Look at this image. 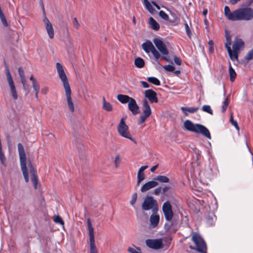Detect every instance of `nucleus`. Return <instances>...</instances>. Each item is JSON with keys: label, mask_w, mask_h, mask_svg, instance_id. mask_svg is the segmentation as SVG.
Listing matches in <instances>:
<instances>
[{"label": "nucleus", "mask_w": 253, "mask_h": 253, "mask_svg": "<svg viewBox=\"0 0 253 253\" xmlns=\"http://www.w3.org/2000/svg\"><path fill=\"white\" fill-rule=\"evenodd\" d=\"M144 96L145 97V99H148L152 103H157L158 102L157 94L152 89H149L145 90L144 92Z\"/></svg>", "instance_id": "14"}, {"label": "nucleus", "mask_w": 253, "mask_h": 253, "mask_svg": "<svg viewBox=\"0 0 253 253\" xmlns=\"http://www.w3.org/2000/svg\"><path fill=\"white\" fill-rule=\"evenodd\" d=\"M142 48L147 53H149L151 51L156 60H158L161 57L160 53L156 49L151 41L148 40L142 43Z\"/></svg>", "instance_id": "10"}, {"label": "nucleus", "mask_w": 253, "mask_h": 253, "mask_svg": "<svg viewBox=\"0 0 253 253\" xmlns=\"http://www.w3.org/2000/svg\"><path fill=\"white\" fill-rule=\"evenodd\" d=\"M121 161V158L119 155L116 156L115 161H114V164L115 165V167L116 168H118L119 165V164Z\"/></svg>", "instance_id": "46"}, {"label": "nucleus", "mask_w": 253, "mask_h": 253, "mask_svg": "<svg viewBox=\"0 0 253 253\" xmlns=\"http://www.w3.org/2000/svg\"><path fill=\"white\" fill-rule=\"evenodd\" d=\"M137 194L136 193H134L132 195V198L130 201V204L131 205H133L135 203L136 200H137Z\"/></svg>", "instance_id": "48"}, {"label": "nucleus", "mask_w": 253, "mask_h": 253, "mask_svg": "<svg viewBox=\"0 0 253 253\" xmlns=\"http://www.w3.org/2000/svg\"><path fill=\"white\" fill-rule=\"evenodd\" d=\"M163 68L167 71L169 72H173L174 71L175 68L170 65H165L163 66Z\"/></svg>", "instance_id": "47"}, {"label": "nucleus", "mask_w": 253, "mask_h": 253, "mask_svg": "<svg viewBox=\"0 0 253 253\" xmlns=\"http://www.w3.org/2000/svg\"><path fill=\"white\" fill-rule=\"evenodd\" d=\"M169 187H168V186H165V187H164L163 189H162V193L163 194H165L166 193V192H167L169 190Z\"/></svg>", "instance_id": "55"}, {"label": "nucleus", "mask_w": 253, "mask_h": 253, "mask_svg": "<svg viewBox=\"0 0 253 253\" xmlns=\"http://www.w3.org/2000/svg\"><path fill=\"white\" fill-rule=\"evenodd\" d=\"M127 251L130 253H142L140 249L137 247H135V248L129 247Z\"/></svg>", "instance_id": "36"}, {"label": "nucleus", "mask_w": 253, "mask_h": 253, "mask_svg": "<svg viewBox=\"0 0 253 253\" xmlns=\"http://www.w3.org/2000/svg\"><path fill=\"white\" fill-rule=\"evenodd\" d=\"M163 240L162 238L157 239H147L145 241L146 245L149 248L154 250H159L164 247L163 243Z\"/></svg>", "instance_id": "13"}, {"label": "nucleus", "mask_w": 253, "mask_h": 253, "mask_svg": "<svg viewBox=\"0 0 253 253\" xmlns=\"http://www.w3.org/2000/svg\"><path fill=\"white\" fill-rule=\"evenodd\" d=\"M236 12L237 9L231 12L228 6H226L224 7L225 15L226 18L230 20L235 21Z\"/></svg>", "instance_id": "21"}, {"label": "nucleus", "mask_w": 253, "mask_h": 253, "mask_svg": "<svg viewBox=\"0 0 253 253\" xmlns=\"http://www.w3.org/2000/svg\"><path fill=\"white\" fill-rule=\"evenodd\" d=\"M208 44L210 45L209 47V51L211 53H212L213 52L214 48H213V42L212 41H210L208 42Z\"/></svg>", "instance_id": "49"}, {"label": "nucleus", "mask_w": 253, "mask_h": 253, "mask_svg": "<svg viewBox=\"0 0 253 253\" xmlns=\"http://www.w3.org/2000/svg\"><path fill=\"white\" fill-rule=\"evenodd\" d=\"M43 22L45 24V28L49 37L52 39L54 37V30L51 23L46 17L43 19Z\"/></svg>", "instance_id": "19"}, {"label": "nucleus", "mask_w": 253, "mask_h": 253, "mask_svg": "<svg viewBox=\"0 0 253 253\" xmlns=\"http://www.w3.org/2000/svg\"><path fill=\"white\" fill-rule=\"evenodd\" d=\"M229 72L230 75V80L231 82H233L236 78L237 74L230 64L229 68Z\"/></svg>", "instance_id": "29"}, {"label": "nucleus", "mask_w": 253, "mask_h": 253, "mask_svg": "<svg viewBox=\"0 0 253 253\" xmlns=\"http://www.w3.org/2000/svg\"><path fill=\"white\" fill-rule=\"evenodd\" d=\"M226 42L225 43V46L227 48L230 58H232V56L231 55V48L230 47L232 42L231 37L229 34H227V33L226 34Z\"/></svg>", "instance_id": "24"}, {"label": "nucleus", "mask_w": 253, "mask_h": 253, "mask_svg": "<svg viewBox=\"0 0 253 253\" xmlns=\"http://www.w3.org/2000/svg\"><path fill=\"white\" fill-rule=\"evenodd\" d=\"M235 21L251 20L253 18V9L250 7L237 9Z\"/></svg>", "instance_id": "4"}, {"label": "nucleus", "mask_w": 253, "mask_h": 253, "mask_svg": "<svg viewBox=\"0 0 253 253\" xmlns=\"http://www.w3.org/2000/svg\"><path fill=\"white\" fill-rule=\"evenodd\" d=\"M141 84L144 88H148L149 87V84L146 82L141 81Z\"/></svg>", "instance_id": "54"}, {"label": "nucleus", "mask_w": 253, "mask_h": 253, "mask_svg": "<svg viewBox=\"0 0 253 253\" xmlns=\"http://www.w3.org/2000/svg\"><path fill=\"white\" fill-rule=\"evenodd\" d=\"M18 150L21 170L25 181L28 182L29 181V176L26 166V155L24 147L21 143L18 144Z\"/></svg>", "instance_id": "3"}, {"label": "nucleus", "mask_w": 253, "mask_h": 253, "mask_svg": "<svg viewBox=\"0 0 253 253\" xmlns=\"http://www.w3.org/2000/svg\"><path fill=\"white\" fill-rule=\"evenodd\" d=\"M240 52L239 51L237 50H231V55L232 56V58H230L231 60H234V59L236 60H238V55L239 53Z\"/></svg>", "instance_id": "40"}, {"label": "nucleus", "mask_w": 253, "mask_h": 253, "mask_svg": "<svg viewBox=\"0 0 253 253\" xmlns=\"http://www.w3.org/2000/svg\"><path fill=\"white\" fill-rule=\"evenodd\" d=\"M165 224V229L170 233H175L177 230V222L176 220L172 219L171 220L167 221Z\"/></svg>", "instance_id": "15"}, {"label": "nucleus", "mask_w": 253, "mask_h": 253, "mask_svg": "<svg viewBox=\"0 0 253 253\" xmlns=\"http://www.w3.org/2000/svg\"><path fill=\"white\" fill-rule=\"evenodd\" d=\"M185 29H186L187 34L188 36V37L189 38H190L191 37V32L190 28H189V26H188V24L187 23H186L185 24Z\"/></svg>", "instance_id": "50"}, {"label": "nucleus", "mask_w": 253, "mask_h": 253, "mask_svg": "<svg viewBox=\"0 0 253 253\" xmlns=\"http://www.w3.org/2000/svg\"><path fill=\"white\" fill-rule=\"evenodd\" d=\"M142 111L143 114L150 116L152 114V111L150 105H149L147 99H144L142 100Z\"/></svg>", "instance_id": "20"}, {"label": "nucleus", "mask_w": 253, "mask_h": 253, "mask_svg": "<svg viewBox=\"0 0 253 253\" xmlns=\"http://www.w3.org/2000/svg\"><path fill=\"white\" fill-rule=\"evenodd\" d=\"M244 42L242 39L236 38L233 42V50L240 51L244 47Z\"/></svg>", "instance_id": "22"}, {"label": "nucleus", "mask_w": 253, "mask_h": 253, "mask_svg": "<svg viewBox=\"0 0 253 253\" xmlns=\"http://www.w3.org/2000/svg\"><path fill=\"white\" fill-rule=\"evenodd\" d=\"M131 98L127 95L123 94H118L117 96V99L123 104L128 103Z\"/></svg>", "instance_id": "26"}, {"label": "nucleus", "mask_w": 253, "mask_h": 253, "mask_svg": "<svg viewBox=\"0 0 253 253\" xmlns=\"http://www.w3.org/2000/svg\"><path fill=\"white\" fill-rule=\"evenodd\" d=\"M162 211L167 221H170L173 219L174 213L172 210V206L169 202L164 203Z\"/></svg>", "instance_id": "12"}, {"label": "nucleus", "mask_w": 253, "mask_h": 253, "mask_svg": "<svg viewBox=\"0 0 253 253\" xmlns=\"http://www.w3.org/2000/svg\"><path fill=\"white\" fill-rule=\"evenodd\" d=\"M87 224L89 237V253H98V251L95 244L94 229L90 218L87 219Z\"/></svg>", "instance_id": "8"}, {"label": "nucleus", "mask_w": 253, "mask_h": 253, "mask_svg": "<svg viewBox=\"0 0 253 253\" xmlns=\"http://www.w3.org/2000/svg\"><path fill=\"white\" fill-rule=\"evenodd\" d=\"M147 80L149 82L155 85H160V82L159 81V80L155 77H149V78H148Z\"/></svg>", "instance_id": "34"}, {"label": "nucleus", "mask_w": 253, "mask_h": 253, "mask_svg": "<svg viewBox=\"0 0 253 253\" xmlns=\"http://www.w3.org/2000/svg\"><path fill=\"white\" fill-rule=\"evenodd\" d=\"M102 109L107 112H111L113 110V107L111 104L107 102L104 97L102 98Z\"/></svg>", "instance_id": "25"}, {"label": "nucleus", "mask_w": 253, "mask_h": 253, "mask_svg": "<svg viewBox=\"0 0 253 253\" xmlns=\"http://www.w3.org/2000/svg\"><path fill=\"white\" fill-rule=\"evenodd\" d=\"M222 91H223V95L225 96V90L224 86H223L222 87Z\"/></svg>", "instance_id": "62"}, {"label": "nucleus", "mask_w": 253, "mask_h": 253, "mask_svg": "<svg viewBox=\"0 0 253 253\" xmlns=\"http://www.w3.org/2000/svg\"><path fill=\"white\" fill-rule=\"evenodd\" d=\"M73 23L77 28H78V19L76 17H75L73 20Z\"/></svg>", "instance_id": "56"}, {"label": "nucleus", "mask_w": 253, "mask_h": 253, "mask_svg": "<svg viewBox=\"0 0 253 253\" xmlns=\"http://www.w3.org/2000/svg\"><path fill=\"white\" fill-rule=\"evenodd\" d=\"M155 179L163 183H168L169 181V178L164 175H159Z\"/></svg>", "instance_id": "31"}, {"label": "nucleus", "mask_w": 253, "mask_h": 253, "mask_svg": "<svg viewBox=\"0 0 253 253\" xmlns=\"http://www.w3.org/2000/svg\"><path fill=\"white\" fill-rule=\"evenodd\" d=\"M151 3L158 9H160V7L155 1H152Z\"/></svg>", "instance_id": "59"}, {"label": "nucleus", "mask_w": 253, "mask_h": 253, "mask_svg": "<svg viewBox=\"0 0 253 253\" xmlns=\"http://www.w3.org/2000/svg\"><path fill=\"white\" fill-rule=\"evenodd\" d=\"M148 168L147 166H144L141 167L138 170L137 173H144L143 171L144 170H145Z\"/></svg>", "instance_id": "52"}, {"label": "nucleus", "mask_w": 253, "mask_h": 253, "mask_svg": "<svg viewBox=\"0 0 253 253\" xmlns=\"http://www.w3.org/2000/svg\"><path fill=\"white\" fill-rule=\"evenodd\" d=\"M30 80L32 81V83H34V81H36V80L35 79L33 75H32L30 78Z\"/></svg>", "instance_id": "60"}, {"label": "nucleus", "mask_w": 253, "mask_h": 253, "mask_svg": "<svg viewBox=\"0 0 253 253\" xmlns=\"http://www.w3.org/2000/svg\"><path fill=\"white\" fill-rule=\"evenodd\" d=\"M149 24L151 25V28L154 30L158 31L160 29L159 24L152 17L149 18Z\"/></svg>", "instance_id": "27"}, {"label": "nucleus", "mask_w": 253, "mask_h": 253, "mask_svg": "<svg viewBox=\"0 0 253 253\" xmlns=\"http://www.w3.org/2000/svg\"><path fill=\"white\" fill-rule=\"evenodd\" d=\"M183 126L184 128L188 131L201 134L206 138L209 139H211V135L209 129L203 125L194 124L190 120H186L183 123Z\"/></svg>", "instance_id": "2"}, {"label": "nucleus", "mask_w": 253, "mask_h": 253, "mask_svg": "<svg viewBox=\"0 0 253 253\" xmlns=\"http://www.w3.org/2000/svg\"><path fill=\"white\" fill-rule=\"evenodd\" d=\"M0 18L2 24L5 26L7 27L8 26V23L7 21L4 17V15L3 13L0 14Z\"/></svg>", "instance_id": "45"}, {"label": "nucleus", "mask_w": 253, "mask_h": 253, "mask_svg": "<svg viewBox=\"0 0 253 253\" xmlns=\"http://www.w3.org/2000/svg\"><path fill=\"white\" fill-rule=\"evenodd\" d=\"M56 66L59 77L63 83L65 89L68 109L71 113H73L75 111L74 104L71 99V90L67 76L65 74L63 66L60 63H57Z\"/></svg>", "instance_id": "1"}, {"label": "nucleus", "mask_w": 253, "mask_h": 253, "mask_svg": "<svg viewBox=\"0 0 253 253\" xmlns=\"http://www.w3.org/2000/svg\"><path fill=\"white\" fill-rule=\"evenodd\" d=\"M192 239L195 244L196 247H193L191 246L190 247L191 249L196 250L198 252L201 253H206V244L200 235L196 233H193L192 234Z\"/></svg>", "instance_id": "5"}, {"label": "nucleus", "mask_w": 253, "mask_h": 253, "mask_svg": "<svg viewBox=\"0 0 253 253\" xmlns=\"http://www.w3.org/2000/svg\"><path fill=\"white\" fill-rule=\"evenodd\" d=\"M158 165H156L152 167L151 168V172H154L155 171V170L156 169L158 168Z\"/></svg>", "instance_id": "58"}, {"label": "nucleus", "mask_w": 253, "mask_h": 253, "mask_svg": "<svg viewBox=\"0 0 253 253\" xmlns=\"http://www.w3.org/2000/svg\"><path fill=\"white\" fill-rule=\"evenodd\" d=\"M202 110L203 111L208 112V113L212 115L213 112L212 110L211 109V107L209 105H204L202 107Z\"/></svg>", "instance_id": "41"}, {"label": "nucleus", "mask_w": 253, "mask_h": 253, "mask_svg": "<svg viewBox=\"0 0 253 253\" xmlns=\"http://www.w3.org/2000/svg\"><path fill=\"white\" fill-rule=\"evenodd\" d=\"M153 42L155 44L158 49L163 55V56L162 57V58L168 62L172 63V61L168 58L167 56H166L169 54V52L166 44L164 43V42L159 39L155 38L153 40Z\"/></svg>", "instance_id": "9"}, {"label": "nucleus", "mask_w": 253, "mask_h": 253, "mask_svg": "<svg viewBox=\"0 0 253 253\" xmlns=\"http://www.w3.org/2000/svg\"><path fill=\"white\" fill-rule=\"evenodd\" d=\"M160 220V216L159 215L155 214L153 213L150 217V225L152 228H155L157 226Z\"/></svg>", "instance_id": "23"}, {"label": "nucleus", "mask_w": 253, "mask_h": 253, "mask_svg": "<svg viewBox=\"0 0 253 253\" xmlns=\"http://www.w3.org/2000/svg\"><path fill=\"white\" fill-rule=\"evenodd\" d=\"M5 74L7 77V82L10 88V91L12 94V96L14 100H16L18 98L16 88L13 81L11 75L9 70L8 66L7 64H5Z\"/></svg>", "instance_id": "11"}, {"label": "nucleus", "mask_w": 253, "mask_h": 253, "mask_svg": "<svg viewBox=\"0 0 253 253\" xmlns=\"http://www.w3.org/2000/svg\"><path fill=\"white\" fill-rule=\"evenodd\" d=\"M134 64L137 67L141 68L144 66L145 62L142 58L140 57H137L135 58L134 60Z\"/></svg>", "instance_id": "28"}, {"label": "nucleus", "mask_w": 253, "mask_h": 253, "mask_svg": "<svg viewBox=\"0 0 253 253\" xmlns=\"http://www.w3.org/2000/svg\"><path fill=\"white\" fill-rule=\"evenodd\" d=\"M18 73H19V76L20 77L21 83L24 84L25 79V76H24V71H23L21 67H19L18 68Z\"/></svg>", "instance_id": "38"}, {"label": "nucleus", "mask_w": 253, "mask_h": 253, "mask_svg": "<svg viewBox=\"0 0 253 253\" xmlns=\"http://www.w3.org/2000/svg\"><path fill=\"white\" fill-rule=\"evenodd\" d=\"M143 2H144V4L146 8H147V9L151 13H153L155 10L153 7V6L151 5V4L149 2V1L148 0H144Z\"/></svg>", "instance_id": "30"}, {"label": "nucleus", "mask_w": 253, "mask_h": 253, "mask_svg": "<svg viewBox=\"0 0 253 253\" xmlns=\"http://www.w3.org/2000/svg\"><path fill=\"white\" fill-rule=\"evenodd\" d=\"M180 73V71L179 70H176L174 72V74L176 75H179Z\"/></svg>", "instance_id": "63"}, {"label": "nucleus", "mask_w": 253, "mask_h": 253, "mask_svg": "<svg viewBox=\"0 0 253 253\" xmlns=\"http://www.w3.org/2000/svg\"><path fill=\"white\" fill-rule=\"evenodd\" d=\"M208 13V10L207 9H204L203 11V14L204 15H206Z\"/></svg>", "instance_id": "61"}, {"label": "nucleus", "mask_w": 253, "mask_h": 253, "mask_svg": "<svg viewBox=\"0 0 253 253\" xmlns=\"http://www.w3.org/2000/svg\"><path fill=\"white\" fill-rule=\"evenodd\" d=\"M53 220L57 224H59L61 225L64 224L63 220H62L61 217H60L59 216H55V218H54Z\"/></svg>", "instance_id": "42"}, {"label": "nucleus", "mask_w": 253, "mask_h": 253, "mask_svg": "<svg viewBox=\"0 0 253 253\" xmlns=\"http://www.w3.org/2000/svg\"><path fill=\"white\" fill-rule=\"evenodd\" d=\"M229 105V100L228 97H226L223 102V105L222 106V112L224 113Z\"/></svg>", "instance_id": "39"}, {"label": "nucleus", "mask_w": 253, "mask_h": 253, "mask_svg": "<svg viewBox=\"0 0 253 253\" xmlns=\"http://www.w3.org/2000/svg\"><path fill=\"white\" fill-rule=\"evenodd\" d=\"M22 84H23L24 89L28 90L29 88V86H28V84H26L25 80V82H24V84L23 83H22Z\"/></svg>", "instance_id": "57"}, {"label": "nucleus", "mask_w": 253, "mask_h": 253, "mask_svg": "<svg viewBox=\"0 0 253 253\" xmlns=\"http://www.w3.org/2000/svg\"><path fill=\"white\" fill-rule=\"evenodd\" d=\"M132 21H133V23L134 25L136 24V20H135V17L133 16V18H132Z\"/></svg>", "instance_id": "64"}, {"label": "nucleus", "mask_w": 253, "mask_h": 253, "mask_svg": "<svg viewBox=\"0 0 253 253\" xmlns=\"http://www.w3.org/2000/svg\"><path fill=\"white\" fill-rule=\"evenodd\" d=\"M142 209L144 211L152 210L154 213H156L158 210L157 201L152 196H146L142 204Z\"/></svg>", "instance_id": "6"}, {"label": "nucleus", "mask_w": 253, "mask_h": 253, "mask_svg": "<svg viewBox=\"0 0 253 253\" xmlns=\"http://www.w3.org/2000/svg\"><path fill=\"white\" fill-rule=\"evenodd\" d=\"M125 118L121 119L120 122L118 126V131L119 134L122 137L128 138L132 141L134 143H136V142L131 136L128 131V126L125 123Z\"/></svg>", "instance_id": "7"}, {"label": "nucleus", "mask_w": 253, "mask_h": 253, "mask_svg": "<svg viewBox=\"0 0 253 253\" xmlns=\"http://www.w3.org/2000/svg\"><path fill=\"white\" fill-rule=\"evenodd\" d=\"M32 87L35 92H39L40 90V85L37 81H34L32 83Z\"/></svg>", "instance_id": "43"}, {"label": "nucleus", "mask_w": 253, "mask_h": 253, "mask_svg": "<svg viewBox=\"0 0 253 253\" xmlns=\"http://www.w3.org/2000/svg\"><path fill=\"white\" fill-rule=\"evenodd\" d=\"M149 116H148L147 115L143 114L142 115L140 116L138 119V124L139 125H141L143 124L147 118H148Z\"/></svg>", "instance_id": "35"}, {"label": "nucleus", "mask_w": 253, "mask_h": 253, "mask_svg": "<svg viewBox=\"0 0 253 253\" xmlns=\"http://www.w3.org/2000/svg\"><path fill=\"white\" fill-rule=\"evenodd\" d=\"M230 122L231 123V124L235 127V128L237 129V130L239 131L240 129L239 126H238V125L237 122L236 121L234 120L232 113H231V116L230 118Z\"/></svg>", "instance_id": "37"}, {"label": "nucleus", "mask_w": 253, "mask_h": 253, "mask_svg": "<svg viewBox=\"0 0 253 253\" xmlns=\"http://www.w3.org/2000/svg\"><path fill=\"white\" fill-rule=\"evenodd\" d=\"M174 61L177 65H181V60L179 58L177 57V56L174 57Z\"/></svg>", "instance_id": "51"}, {"label": "nucleus", "mask_w": 253, "mask_h": 253, "mask_svg": "<svg viewBox=\"0 0 253 253\" xmlns=\"http://www.w3.org/2000/svg\"><path fill=\"white\" fill-rule=\"evenodd\" d=\"M198 107H190V108H187L184 107H182L181 108V110L183 112H185V111H187L189 113H193L196 112H197L198 110Z\"/></svg>", "instance_id": "32"}, {"label": "nucleus", "mask_w": 253, "mask_h": 253, "mask_svg": "<svg viewBox=\"0 0 253 253\" xmlns=\"http://www.w3.org/2000/svg\"><path fill=\"white\" fill-rule=\"evenodd\" d=\"M29 168V171L31 174V179L33 183V185L35 188V189L37 188V182H38V179L37 176L36 175V170L34 168L33 166L31 165V163H30L28 165Z\"/></svg>", "instance_id": "18"}, {"label": "nucleus", "mask_w": 253, "mask_h": 253, "mask_svg": "<svg viewBox=\"0 0 253 253\" xmlns=\"http://www.w3.org/2000/svg\"><path fill=\"white\" fill-rule=\"evenodd\" d=\"M161 193H162L161 187H158L154 190V194L156 195H158Z\"/></svg>", "instance_id": "53"}, {"label": "nucleus", "mask_w": 253, "mask_h": 253, "mask_svg": "<svg viewBox=\"0 0 253 253\" xmlns=\"http://www.w3.org/2000/svg\"><path fill=\"white\" fill-rule=\"evenodd\" d=\"M159 16L163 19L168 21L169 20V16L164 11H160L159 12Z\"/></svg>", "instance_id": "44"}, {"label": "nucleus", "mask_w": 253, "mask_h": 253, "mask_svg": "<svg viewBox=\"0 0 253 253\" xmlns=\"http://www.w3.org/2000/svg\"><path fill=\"white\" fill-rule=\"evenodd\" d=\"M158 184V182L156 181H148L143 185L141 188V191L142 193L146 192L150 189L156 187Z\"/></svg>", "instance_id": "17"}, {"label": "nucleus", "mask_w": 253, "mask_h": 253, "mask_svg": "<svg viewBox=\"0 0 253 253\" xmlns=\"http://www.w3.org/2000/svg\"><path fill=\"white\" fill-rule=\"evenodd\" d=\"M145 178V175L144 173H137V186H139L141 182Z\"/></svg>", "instance_id": "33"}, {"label": "nucleus", "mask_w": 253, "mask_h": 253, "mask_svg": "<svg viewBox=\"0 0 253 253\" xmlns=\"http://www.w3.org/2000/svg\"><path fill=\"white\" fill-rule=\"evenodd\" d=\"M128 108L134 115H136L139 113V107L135 100L132 97L128 103Z\"/></svg>", "instance_id": "16"}]
</instances>
